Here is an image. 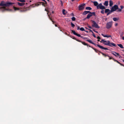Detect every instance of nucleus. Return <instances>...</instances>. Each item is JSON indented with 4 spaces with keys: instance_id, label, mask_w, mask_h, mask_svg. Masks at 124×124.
I'll return each instance as SVG.
<instances>
[{
    "instance_id": "58",
    "label": "nucleus",
    "mask_w": 124,
    "mask_h": 124,
    "mask_svg": "<svg viewBox=\"0 0 124 124\" xmlns=\"http://www.w3.org/2000/svg\"><path fill=\"white\" fill-rule=\"evenodd\" d=\"M55 26H56V27H57V25H56V24H55Z\"/></svg>"
},
{
    "instance_id": "3",
    "label": "nucleus",
    "mask_w": 124,
    "mask_h": 124,
    "mask_svg": "<svg viewBox=\"0 0 124 124\" xmlns=\"http://www.w3.org/2000/svg\"><path fill=\"white\" fill-rule=\"evenodd\" d=\"M101 43H103L105 45L109 46V44H110V41H109L105 40L104 39H102L100 41Z\"/></svg>"
},
{
    "instance_id": "19",
    "label": "nucleus",
    "mask_w": 124,
    "mask_h": 124,
    "mask_svg": "<svg viewBox=\"0 0 124 124\" xmlns=\"http://www.w3.org/2000/svg\"><path fill=\"white\" fill-rule=\"evenodd\" d=\"M112 59H112L115 62H116L119 64L120 63V62H119V61H118L115 60V59H114V58H113L112 57Z\"/></svg>"
},
{
    "instance_id": "56",
    "label": "nucleus",
    "mask_w": 124,
    "mask_h": 124,
    "mask_svg": "<svg viewBox=\"0 0 124 124\" xmlns=\"http://www.w3.org/2000/svg\"><path fill=\"white\" fill-rule=\"evenodd\" d=\"M117 24H118L117 23L116 24H115V26H117Z\"/></svg>"
},
{
    "instance_id": "54",
    "label": "nucleus",
    "mask_w": 124,
    "mask_h": 124,
    "mask_svg": "<svg viewBox=\"0 0 124 124\" xmlns=\"http://www.w3.org/2000/svg\"><path fill=\"white\" fill-rule=\"evenodd\" d=\"M80 28V27L79 26H78L77 27V30H78Z\"/></svg>"
},
{
    "instance_id": "17",
    "label": "nucleus",
    "mask_w": 124,
    "mask_h": 124,
    "mask_svg": "<svg viewBox=\"0 0 124 124\" xmlns=\"http://www.w3.org/2000/svg\"><path fill=\"white\" fill-rule=\"evenodd\" d=\"M93 3L94 5L95 6H98V3L97 1H94L93 2Z\"/></svg>"
},
{
    "instance_id": "20",
    "label": "nucleus",
    "mask_w": 124,
    "mask_h": 124,
    "mask_svg": "<svg viewBox=\"0 0 124 124\" xmlns=\"http://www.w3.org/2000/svg\"><path fill=\"white\" fill-rule=\"evenodd\" d=\"M104 5L106 6H107L108 5V1H105V2Z\"/></svg>"
},
{
    "instance_id": "27",
    "label": "nucleus",
    "mask_w": 124,
    "mask_h": 124,
    "mask_svg": "<svg viewBox=\"0 0 124 124\" xmlns=\"http://www.w3.org/2000/svg\"><path fill=\"white\" fill-rule=\"evenodd\" d=\"M109 11V10L108 9H105V13H108Z\"/></svg>"
},
{
    "instance_id": "37",
    "label": "nucleus",
    "mask_w": 124,
    "mask_h": 124,
    "mask_svg": "<svg viewBox=\"0 0 124 124\" xmlns=\"http://www.w3.org/2000/svg\"><path fill=\"white\" fill-rule=\"evenodd\" d=\"M71 19H72V20L73 21H75V20L76 18L75 17H73L71 18Z\"/></svg>"
},
{
    "instance_id": "61",
    "label": "nucleus",
    "mask_w": 124,
    "mask_h": 124,
    "mask_svg": "<svg viewBox=\"0 0 124 124\" xmlns=\"http://www.w3.org/2000/svg\"><path fill=\"white\" fill-rule=\"evenodd\" d=\"M61 3H62L61 4H62V1H61Z\"/></svg>"
},
{
    "instance_id": "13",
    "label": "nucleus",
    "mask_w": 124,
    "mask_h": 124,
    "mask_svg": "<svg viewBox=\"0 0 124 124\" xmlns=\"http://www.w3.org/2000/svg\"><path fill=\"white\" fill-rule=\"evenodd\" d=\"M81 42L83 45L85 46H89L90 47H91V46H90L87 43H86L85 42H82L81 41V42Z\"/></svg>"
},
{
    "instance_id": "1",
    "label": "nucleus",
    "mask_w": 124,
    "mask_h": 124,
    "mask_svg": "<svg viewBox=\"0 0 124 124\" xmlns=\"http://www.w3.org/2000/svg\"><path fill=\"white\" fill-rule=\"evenodd\" d=\"M14 4L13 3L11 2H5L4 1H1L0 3V6H9Z\"/></svg>"
},
{
    "instance_id": "6",
    "label": "nucleus",
    "mask_w": 124,
    "mask_h": 124,
    "mask_svg": "<svg viewBox=\"0 0 124 124\" xmlns=\"http://www.w3.org/2000/svg\"><path fill=\"white\" fill-rule=\"evenodd\" d=\"M97 9L100 8L101 9H105V7L104 6L102 5V4L100 3L97 7Z\"/></svg>"
},
{
    "instance_id": "21",
    "label": "nucleus",
    "mask_w": 124,
    "mask_h": 124,
    "mask_svg": "<svg viewBox=\"0 0 124 124\" xmlns=\"http://www.w3.org/2000/svg\"><path fill=\"white\" fill-rule=\"evenodd\" d=\"M117 45L121 48H123L124 47L121 44H117Z\"/></svg>"
},
{
    "instance_id": "47",
    "label": "nucleus",
    "mask_w": 124,
    "mask_h": 124,
    "mask_svg": "<svg viewBox=\"0 0 124 124\" xmlns=\"http://www.w3.org/2000/svg\"><path fill=\"white\" fill-rule=\"evenodd\" d=\"M95 29H93V31L94 32H96L97 33H98V32L97 31H95Z\"/></svg>"
},
{
    "instance_id": "18",
    "label": "nucleus",
    "mask_w": 124,
    "mask_h": 124,
    "mask_svg": "<svg viewBox=\"0 0 124 124\" xmlns=\"http://www.w3.org/2000/svg\"><path fill=\"white\" fill-rule=\"evenodd\" d=\"M18 5L20 6H23L24 4V3H21L18 2Z\"/></svg>"
},
{
    "instance_id": "59",
    "label": "nucleus",
    "mask_w": 124,
    "mask_h": 124,
    "mask_svg": "<svg viewBox=\"0 0 124 124\" xmlns=\"http://www.w3.org/2000/svg\"><path fill=\"white\" fill-rule=\"evenodd\" d=\"M72 14V16H74V14H73V13H72V14Z\"/></svg>"
},
{
    "instance_id": "48",
    "label": "nucleus",
    "mask_w": 124,
    "mask_h": 124,
    "mask_svg": "<svg viewBox=\"0 0 124 124\" xmlns=\"http://www.w3.org/2000/svg\"><path fill=\"white\" fill-rule=\"evenodd\" d=\"M87 13H89V14L91 13V12L90 11H87Z\"/></svg>"
},
{
    "instance_id": "12",
    "label": "nucleus",
    "mask_w": 124,
    "mask_h": 124,
    "mask_svg": "<svg viewBox=\"0 0 124 124\" xmlns=\"http://www.w3.org/2000/svg\"><path fill=\"white\" fill-rule=\"evenodd\" d=\"M116 45L115 44L113 43H111L110 42V44H109L108 46L112 47L113 46L116 47Z\"/></svg>"
},
{
    "instance_id": "33",
    "label": "nucleus",
    "mask_w": 124,
    "mask_h": 124,
    "mask_svg": "<svg viewBox=\"0 0 124 124\" xmlns=\"http://www.w3.org/2000/svg\"><path fill=\"white\" fill-rule=\"evenodd\" d=\"M13 8L15 10H19V8H16L14 7Z\"/></svg>"
},
{
    "instance_id": "16",
    "label": "nucleus",
    "mask_w": 124,
    "mask_h": 124,
    "mask_svg": "<svg viewBox=\"0 0 124 124\" xmlns=\"http://www.w3.org/2000/svg\"><path fill=\"white\" fill-rule=\"evenodd\" d=\"M92 16V15L91 14H89L87 15V16L86 17V18H87V19H89Z\"/></svg>"
},
{
    "instance_id": "43",
    "label": "nucleus",
    "mask_w": 124,
    "mask_h": 124,
    "mask_svg": "<svg viewBox=\"0 0 124 124\" xmlns=\"http://www.w3.org/2000/svg\"><path fill=\"white\" fill-rule=\"evenodd\" d=\"M81 38H83V39H87V38L86 37H84L82 36L81 37Z\"/></svg>"
},
{
    "instance_id": "25",
    "label": "nucleus",
    "mask_w": 124,
    "mask_h": 124,
    "mask_svg": "<svg viewBox=\"0 0 124 124\" xmlns=\"http://www.w3.org/2000/svg\"><path fill=\"white\" fill-rule=\"evenodd\" d=\"M113 20L115 21H116L119 20L118 18H117L115 17H114L113 18Z\"/></svg>"
},
{
    "instance_id": "34",
    "label": "nucleus",
    "mask_w": 124,
    "mask_h": 124,
    "mask_svg": "<svg viewBox=\"0 0 124 124\" xmlns=\"http://www.w3.org/2000/svg\"><path fill=\"white\" fill-rule=\"evenodd\" d=\"M87 14V11H85L83 13V15H85Z\"/></svg>"
},
{
    "instance_id": "42",
    "label": "nucleus",
    "mask_w": 124,
    "mask_h": 124,
    "mask_svg": "<svg viewBox=\"0 0 124 124\" xmlns=\"http://www.w3.org/2000/svg\"><path fill=\"white\" fill-rule=\"evenodd\" d=\"M40 4L41 3L42 4V5L43 6H44V7H45L46 6L45 5H44V2H40Z\"/></svg>"
},
{
    "instance_id": "51",
    "label": "nucleus",
    "mask_w": 124,
    "mask_h": 124,
    "mask_svg": "<svg viewBox=\"0 0 124 124\" xmlns=\"http://www.w3.org/2000/svg\"><path fill=\"white\" fill-rule=\"evenodd\" d=\"M88 27L89 28H90V29H92V27H91L90 26H88Z\"/></svg>"
},
{
    "instance_id": "35",
    "label": "nucleus",
    "mask_w": 124,
    "mask_h": 124,
    "mask_svg": "<svg viewBox=\"0 0 124 124\" xmlns=\"http://www.w3.org/2000/svg\"><path fill=\"white\" fill-rule=\"evenodd\" d=\"M80 30L82 31H85L83 27H81L80 29Z\"/></svg>"
},
{
    "instance_id": "57",
    "label": "nucleus",
    "mask_w": 124,
    "mask_h": 124,
    "mask_svg": "<svg viewBox=\"0 0 124 124\" xmlns=\"http://www.w3.org/2000/svg\"><path fill=\"white\" fill-rule=\"evenodd\" d=\"M122 39H123L124 40V37H123Z\"/></svg>"
},
{
    "instance_id": "44",
    "label": "nucleus",
    "mask_w": 124,
    "mask_h": 124,
    "mask_svg": "<svg viewBox=\"0 0 124 124\" xmlns=\"http://www.w3.org/2000/svg\"><path fill=\"white\" fill-rule=\"evenodd\" d=\"M101 13L102 14H104V10H102L101 11Z\"/></svg>"
},
{
    "instance_id": "10",
    "label": "nucleus",
    "mask_w": 124,
    "mask_h": 124,
    "mask_svg": "<svg viewBox=\"0 0 124 124\" xmlns=\"http://www.w3.org/2000/svg\"><path fill=\"white\" fill-rule=\"evenodd\" d=\"M99 52L101 54H102L104 57H106V56L108 57L109 58V60L111 59H112V57H110L108 54H105L102 53V52Z\"/></svg>"
},
{
    "instance_id": "53",
    "label": "nucleus",
    "mask_w": 124,
    "mask_h": 124,
    "mask_svg": "<svg viewBox=\"0 0 124 124\" xmlns=\"http://www.w3.org/2000/svg\"><path fill=\"white\" fill-rule=\"evenodd\" d=\"M116 55H117V56H118V55H119V54L118 53H116Z\"/></svg>"
},
{
    "instance_id": "50",
    "label": "nucleus",
    "mask_w": 124,
    "mask_h": 124,
    "mask_svg": "<svg viewBox=\"0 0 124 124\" xmlns=\"http://www.w3.org/2000/svg\"><path fill=\"white\" fill-rule=\"evenodd\" d=\"M121 8V9L123 8V7L122 6H121L120 7Z\"/></svg>"
},
{
    "instance_id": "60",
    "label": "nucleus",
    "mask_w": 124,
    "mask_h": 124,
    "mask_svg": "<svg viewBox=\"0 0 124 124\" xmlns=\"http://www.w3.org/2000/svg\"><path fill=\"white\" fill-rule=\"evenodd\" d=\"M97 41H100V40L99 39H98L97 40Z\"/></svg>"
},
{
    "instance_id": "11",
    "label": "nucleus",
    "mask_w": 124,
    "mask_h": 124,
    "mask_svg": "<svg viewBox=\"0 0 124 124\" xmlns=\"http://www.w3.org/2000/svg\"><path fill=\"white\" fill-rule=\"evenodd\" d=\"M71 31L74 35H76L78 37H79L81 38V37H82V36H81L80 34H78L76 33L74 30H71Z\"/></svg>"
},
{
    "instance_id": "29",
    "label": "nucleus",
    "mask_w": 124,
    "mask_h": 124,
    "mask_svg": "<svg viewBox=\"0 0 124 124\" xmlns=\"http://www.w3.org/2000/svg\"><path fill=\"white\" fill-rule=\"evenodd\" d=\"M45 11H46L47 12H48V11H47V10L46 9H45ZM47 14H48V16H49V18H50V20L52 21V22H53V23H54V21L52 20V19H51V18L50 17H49V15H48V12H47Z\"/></svg>"
},
{
    "instance_id": "49",
    "label": "nucleus",
    "mask_w": 124,
    "mask_h": 124,
    "mask_svg": "<svg viewBox=\"0 0 124 124\" xmlns=\"http://www.w3.org/2000/svg\"><path fill=\"white\" fill-rule=\"evenodd\" d=\"M97 38L98 39H101V38L99 36H98L97 37Z\"/></svg>"
},
{
    "instance_id": "46",
    "label": "nucleus",
    "mask_w": 124,
    "mask_h": 124,
    "mask_svg": "<svg viewBox=\"0 0 124 124\" xmlns=\"http://www.w3.org/2000/svg\"><path fill=\"white\" fill-rule=\"evenodd\" d=\"M118 9V11L120 12L121 11L122 9L120 8H118V9Z\"/></svg>"
},
{
    "instance_id": "24",
    "label": "nucleus",
    "mask_w": 124,
    "mask_h": 124,
    "mask_svg": "<svg viewBox=\"0 0 124 124\" xmlns=\"http://www.w3.org/2000/svg\"><path fill=\"white\" fill-rule=\"evenodd\" d=\"M91 47L92 48L93 50H94V51H95L96 53H98V52H100V51H99V50H98L97 49H96L95 48L92 47V46H91Z\"/></svg>"
},
{
    "instance_id": "22",
    "label": "nucleus",
    "mask_w": 124,
    "mask_h": 124,
    "mask_svg": "<svg viewBox=\"0 0 124 124\" xmlns=\"http://www.w3.org/2000/svg\"><path fill=\"white\" fill-rule=\"evenodd\" d=\"M113 4V3L112 1L111 0H110L109 1V5L110 7H111L112 6Z\"/></svg>"
},
{
    "instance_id": "38",
    "label": "nucleus",
    "mask_w": 124,
    "mask_h": 124,
    "mask_svg": "<svg viewBox=\"0 0 124 124\" xmlns=\"http://www.w3.org/2000/svg\"><path fill=\"white\" fill-rule=\"evenodd\" d=\"M71 27L73 28H74L75 26L74 24L72 22L71 23Z\"/></svg>"
},
{
    "instance_id": "2",
    "label": "nucleus",
    "mask_w": 124,
    "mask_h": 124,
    "mask_svg": "<svg viewBox=\"0 0 124 124\" xmlns=\"http://www.w3.org/2000/svg\"><path fill=\"white\" fill-rule=\"evenodd\" d=\"M86 41H88L90 43H91L92 44H93L95 46H97L98 47H99L100 48L102 49H104L105 50H108L109 49L107 48L104 47L102 46H101L100 45H96L95 43H93L91 40H86Z\"/></svg>"
},
{
    "instance_id": "7",
    "label": "nucleus",
    "mask_w": 124,
    "mask_h": 124,
    "mask_svg": "<svg viewBox=\"0 0 124 124\" xmlns=\"http://www.w3.org/2000/svg\"><path fill=\"white\" fill-rule=\"evenodd\" d=\"M85 3H83L79 5L78 7L79 10H81L84 8V6L85 5Z\"/></svg>"
},
{
    "instance_id": "31",
    "label": "nucleus",
    "mask_w": 124,
    "mask_h": 124,
    "mask_svg": "<svg viewBox=\"0 0 124 124\" xmlns=\"http://www.w3.org/2000/svg\"><path fill=\"white\" fill-rule=\"evenodd\" d=\"M65 10L64 9H63L62 10V13L64 15H66V14L65 13Z\"/></svg>"
},
{
    "instance_id": "64",
    "label": "nucleus",
    "mask_w": 124,
    "mask_h": 124,
    "mask_svg": "<svg viewBox=\"0 0 124 124\" xmlns=\"http://www.w3.org/2000/svg\"><path fill=\"white\" fill-rule=\"evenodd\" d=\"M123 60V62H124V60Z\"/></svg>"
},
{
    "instance_id": "32",
    "label": "nucleus",
    "mask_w": 124,
    "mask_h": 124,
    "mask_svg": "<svg viewBox=\"0 0 124 124\" xmlns=\"http://www.w3.org/2000/svg\"><path fill=\"white\" fill-rule=\"evenodd\" d=\"M40 5V2H39L37 3H36L35 4V6H38L39 5Z\"/></svg>"
},
{
    "instance_id": "55",
    "label": "nucleus",
    "mask_w": 124,
    "mask_h": 124,
    "mask_svg": "<svg viewBox=\"0 0 124 124\" xmlns=\"http://www.w3.org/2000/svg\"><path fill=\"white\" fill-rule=\"evenodd\" d=\"M118 56L119 57V58H121V56L120 55H118Z\"/></svg>"
},
{
    "instance_id": "41",
    "label": "nucleus",
    "mask_w": 124,
    "mask_h": 124,
    "mask_svg": "<svg viewBox=\"0 0 124 124\" xmlns=\"http://www.w3.org/2000/svg\"><path fill=\"white\" fill-rule=\"evenodd\" d=\"M85 28L86 29H87L89 30V32H92V33H93V31L91 30V29H88L86 27Z\"/></svg>"
},
{
    "instance_id": "15",
    "label": "nucleus",
    "mask_w": 124,
    "mask_h": 124,
    "mask_svg": "<svg viewBox=\"0 0 124 124\" xmlns=\"http://www.w3.org/2000/svg\"><path fill=\"white\" fill-rule=\"evenodd\" d=\"M101 35L105 37L109 38V37H111V36L110 35H104L103 34H101Z\"/></svg>"
},
{
    "instance_id": "26",
    "label": "nucleus",
    "mask_w": 124,
    "mask_h": 124,
    "mask_svg": "<svg viewBox=\"0 0 124 124\" xmlns=\"http://www.w3.org/2000/svg\"><path fill=\"white\" fill-rule=\"evenodd\" d=\"M85 9L86 10H91L92 9V8L90 7H86V8Z\"/></svg>"
},
{
    "instance_id": "39",
    "label": "nucleus",
    "mask_w": 124,
    "mask_h": 124,
    "mask_svg": "<svg viewBox=\"0 0 124 124\" xmlns=\"http://www.w3.org/2000/svg\"><path fill=\"white\" fill-rule=\"evenodd\" d=\"M42 1H44V4L46 5H47V3L46 2V1L45 0H42Z\"/></svg>"
},
{
    "instance_id": "14",
    "label": "nucleus",
    "mask_w": 124,
    "mask_h": 124,
    "mask_svg": "<svg viewBox=\"0 0 124 124\" xmlns=\"http://www.w3.org/2000/svg\"><path fill=\"white\" fill-rule=\"evenodd\" d=\"M70 36V37L72 38V39L76 40L78 42H81V41L80 40L76 39L75 37L74 36Z\"/></svg>"
},
{
    "instance_id": "23",
    "label": "nucleus",
    "mask_w": 124,
    "mask_h": 124,
    "mask_svg": "<svg viewBox=\"0 0 124 124\" xmlns=\"http://www.w3.org/2000/svg\"><path fill=\"white\" fill-rule=\"evenodd\" d=\"M111 53L113 55H114L115 56H117V55H116V52H115L114 51H112Z\"/></svg>"
},
{
    "instance_id": "5",
    "label": "nucleus",
    "mask_w": 124,
    "mask_h": 124,
    "mask_svg": "<svg viewBox=\"0 0 124 124\" xmlns=\"http://www.w3.org/2000/svg\"><path fill=\"white\" fill-rule=\"evenodd\" d=\"M112 21L107 23L106 24V28L107 29H109L112 27Z\"/></svg>"
},
{
    "instance_id": "30",
    "label": "nucleus",
    "mask_w": 124,
    "mask_h": 124,
    "mask_svg": "<svg viewBox=\"0 0 124 124\" xmlns=\"http://www.w3.org/2000/svg\"><path fill=\"white\" fill-rule=\"evenodd\" d=\"M119 34L121 37L124 34V33L123 32H120L119 33Z\"/></svg>"
},
{
    "instance_id": "40",
    "label": "nucleus",
    "mask_w": 124,
    "mask_h": 124,
    "mask_svg": "<svg viewBox=\"0 0 124 124\" xmlns=\"http://www.w3.org/2000/svg\"><path fill=\"white\" fill-rule=\"evenodd\" d=\"M19 0L21 2H25V0Z\"/></svg>"
},
{
    "instance_id": "45",
    "label": "nucleus",
    "mask_w": 124,
    "mask_h": 124,
    "mask_svg": "<svg viewBox=\"0 0 124 124\" xmlns=\"http://www.w3.org/2000/svg\"><path fill=\"white\" fill-rule=\"evenodd\" d=\"M93 36L95 38H96V36H95V34H94V33L93 32Z\"/></svg>"
},
{
    "instance_id": "8",
    "label": "nucleus",
    "mask_w": 124,
    "mask_h": 124,
    "mask_svg": "<svg viewBox=\"0 0 124 124\" xmlns=\"http://www.w3.org/2000/svg\"><path fill=\"white\" fill-rule=\"evenodd\" d=\"M118 9V6L117 5H115L111 8L112 11H114Z\"/></svg>"
},
{
    "instance_id": "9",
    "label": "nucleus",
    "mask_w": 124,
    "mask_h": 124,
    "mask_svg": "<svg viewBox=\"0 0 124 124\" xmlns=\"http://www.w3.org/2000/svg\"><path fill=\"white\" fill-rule=\"evenodd\" d=\"M8 10V9L6 8L5 7H3L0 8V11L2 12H4Z\"/></svg>"
},
{
    "instance_id": "36",
    "label": "nucleus",
    "mask_w": 124,
    "mask_h": 124,
    "mask_svg": "<svg viewBox=\"0 0 124 124\" xmlns=\"http://www.w3.org/2000/svg\"><path fill=\"white\" fill-rule=\"evenodd\" d=\"M90 14L92 15V16L93 15L94 16H95V12H91V13Z\"/></svg>"
},
{
    "instance_id": "28",
    "label": "nucleus",
    "mask_w": 124,
    "mask_h": 124,
    "mask_svg": "<svg viewBox=\"0 0 124 124\" xmlns=\"http://www.w3.org/2000/svg\"><path fill=\"white\" fill-rule=\"evenodd\" d=\"M113 12V11H112V9H111V10H109V12H108L107 13V16H108V15H109V14H111L112 13V12Z\"/></svg>"
},
{
    "instance_id": "4",
    "label": "nucleus",
    "mask_w": 124,
    "mask_h": 124,
    "mask_svg": "<svg viewBox=\"0 0 124 124\" xmlns=\"http://www.w3.org/2000/svg\"><path fill=\"white\" fill-rule=\"evenodd\" d=\"M92 21L93 23L92 25V27H95L97 28H100V27L94 21Z\"/></svg>"
},
{
    "instance_id": "63",
    "label": "nucleus",
    "mask_w": 124,
    "mask_h": 124,
    "mask_svg": "<svg viewBox=\"0 0 124 124\" xmlns=\"http://www.w3.org/2000/svg\"><path fill=\"white\" fill-rule=\"evenodd\" d=\"M87 19V18H86V17L85 18V19H84V20H85V19Z\"/></svg>"
},
{
    "instance_id": "52",
    "label": "nucleus",
    "mask_w": 124,
    "mask_h": 124,
    "mask_svg": "<svg viewBox=\"0 0 124 124\" xmlns=\"http://www.w3.org/2000/svg\"><path fill=\"white\" fill-rule=\"evenodd\" d=\"M120 64L121 66H124V65L122 64L121 63H120L119 64Z\"/></svg>"
},
{
    "instance_id": "62",
    "label": "nucleus",
    "mask_w": 124,
    "mask_h": 124,
    "mask_svg": "<svg viewBox=\"0 0 124 124\" xmlns=\"http://www.w3.org/2000/svg\"><path fill=\"white\" fill-rule=\"evenodd\" d=\"M85 31V32H88V31Z\"/></svg>"
}]
</instances>
